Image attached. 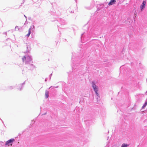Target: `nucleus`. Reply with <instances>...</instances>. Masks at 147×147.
I'll return each mask as SVG.
<instances>
[{
  "mask_svg": "<svg viewBox=\"0 0 147 147\" xmlns=\"http://www.w3.org/2000/svg\"><path fill=\"white\" fill-rule=\"evenodd\" d=\"M116 2V0H111L108 3V5H111L114 4Z\"/></svg>",
  "mask_w": 147,
  "mask_h": 147,
  "instance_id": "nucleus-4",
  "label": "nucleus"
},
{
  "mask_svg": "<svg viewBox=\"0 0 147 147\" xmlns=\"http://www.w3.org/2000/svg\"><path fill=\"white\" fill-rule=\"evenodd\" d=\"M32 29V27H30L28 30V33L26 34V36L28 37L31 33V30Z\"/></svg>",
  "mask_w": 147,
  "mask_h": 147,
  "instance_id": "nucleus-5",
  "label": "nucleus"
},
{
  "mask_svg": "<svg viewBox=\"0 0 147 147\" xmlns=\"http://www.w3.org/2000/svg\"><path fill=\"white\" fill-rule=\"evenodd\" d=\"M15 141L14 139H11L7 141L5 143V145L9 146H11L12 143Z\"/></svg>",
  "mask_w": 147,
  "mask_h": 147,
  "instance_id": "nucleus-2",
  "label": "nucleus"
},
{
  "mask_svg": "<svg viewBox=\"0 0 147 147\" xmlns=\"http://www.w3.org/2000/svg\"><path fill=\"white\" fill-rule=\"evenodd\" d=\"M146 4V2L144 1H143L142 3L140 6V8L141 10L145 8Z\"/></svg>",
  "mask_w": 147,
  "mask_h": 147,
  "instance_id": "nucleus-3",
  "label": "nucleus"
},
{
  "mask_svg": "<svg viewBox=\"0 0 147 147\" xmlns=\"http://www.w3.org/2000/svg\"><path fill=\"white\" fill-rule=\"evenodd\" d=\"M127 144H123L121 146V147H127Z\"/></svg>",
  "mask_w": 147,
  "mask_h": 147,
  "instance_id": "nucleus-7",
  "label": "nucleus"
},
{
  "mask_svg": "<svg viewBox=\"0 0 147 147\" xmlns=\"http://www.w3.org/2000/svg\"><path fill=\"white\" fill-rule=\"evenodd\" d=\"M147 105V102H146L145 104L143 106V107H145Z\"/></svg>",
  "mask_w": 147,
  "mask_h": 147,
  "instance_id": "nucleus-9",
  "label": "nucleus"
},
{
  "mask_svg": "<svg viewBox=\"0 0 147 147\" xmlns=\"http://www.w3.org/2000/svg\"><path fill=\"white\" fill-rule=\"evenodd\" d=\"M92 86L96 93V95H97L99 97V98L100 96H99V94L98 93V88H97L95 84L93 82H92Z\"/></svg>",
  "mask_w": 147,
  "mask_h": 147,
  "instance_id": "nucleus-1",
  "label": "nucleus"
},
{
  "mask_svg": "<svg viewBox=\"0 0 147 147\" xmlns=\"http://www.w3.org/2000/svg\"><path fill=\"white\" fill-rule=\"evenodd\" d=\"M26 59V57H25V56H24V57H23L22 58L23 61L24 62L25 61V60Z\"/></svg>",
  "mask_w": 147,
  "mask_h": 147,
  "instance_id": "nucleus-8",
  "label": "nucleus"
},
{
  "mask_svg": "<svg viewBox=\"0 0 147 147\" xmlns=\"http://www.w3.org/2000/svg\"><path fill=\"white\" fill-rule=\"evenodd\" d=\"M46 97L47 98L49 97V92L48 91H46L45 93Z\"/></svg>",
  "mask_w": 147,
  "mask_h": 147,
  "instance_id": "nucleus-6",
  "label": "nucleus"
}]
</instances>
